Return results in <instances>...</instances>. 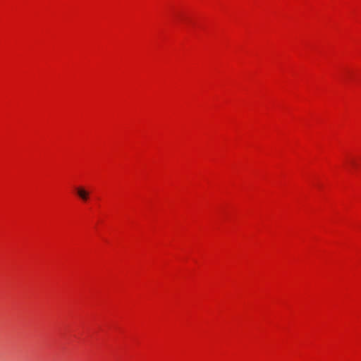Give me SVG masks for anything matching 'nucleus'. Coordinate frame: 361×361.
Instances as JSON below:
<instances>
[{"label":"nucleus","instance_id":"1","mask_svg":"<svg viewBox=\"0 0 361 361\" xmlns=\"http://www.w3.org/2000/svg\"><path fill=\"white\" fill-rule=\"evenodd\" d=\"M76 192L78 197L82 201H87L90 196V192L82 187H78L76 188Z\"/></svg>","mask_w":361,"mask_h":361}]
</instances>
